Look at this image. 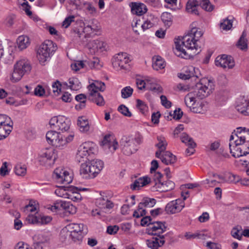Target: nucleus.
Wrapping results in <instances>:
<instances>
[{
    "label": "nucleus",
    "instance_id": "1",
    "mask_svg": "<svg viewBox=\"0 0 249 249\" xmlns=\"http://www.w3.org/2000/svg\"><path fill=\"white\" fill-rule=\"evenodd\" d=\"M203 35V32L200 29L194 28L187 35L179 38L175 42L176 52L175 53L178 56L187 58L191 56L198 54L199 51L196 52L198 45L196 42Z\"/></svg>",
    "mask_w": 249,
    "mask_h": 249
},
{
    "label": "nucleus",
    "instance_id": "2",
    "mask_svg": "<svg viewBox=\"0 0 249 249\" xmlns=\"http://www.w3.org/2000/svg\"><path fill=\"white\" fill-rule=\"evenodd\" d=\"M96 152L95 145L92 142H86L78 148L75 160L78 162H85L87 160L90 161L93 178L104 167V163L101 160H93Z\"/></svg>",
    "mask_w": 249,
    "mask_h": 249
},
{
    "label": "nucleus",
    "instance_id": "3",
    "mask_svg": "<svg viewBox=\"0 0 249 249\" xmlns=\"http://www.w3.org/2000/svg\"><path fill=\"white\" fill-rule=\"evenodd\" d=\"M87 232V227L83 224L71 223L61 231L60 235L64 239L69 236L74 242H77L82 241Z\"/></svg>",
    "mask_w": 249,
    "mask_h": 249
},
{
    "label": "nucleus",
    "instance_id": "4",
    "mask_svg": "<svg viewBox=\"0 0 249 249\" xmlns=\"http://www.w3.org/2000/svg\"><path fill=\"white\" fill-rule=\"evenodd\" d=\"M31 65L28 60L21 59L15 65L10 79L13 83H17L21 80L23 76L30 71Z\"/></svg>",
    "mask_w": 249,
    "mask_h": 249
},
{
    "label": "nucleus",
    "instance_id": "5",
    "mask_svg": "<svg viewBox=\"0 0 249 249\" xmlns=\"http://www.w3.org/2000/svg\"><path fill=\"white\" fill-rule=\"evenodd\" d=\"M193 88L192 92L198 98L203 99L208 96L214 89L213 83L207 79H202Z\"/></svg>",
    "mask_w": 249,
    "mask_h": 249
},
{
    "label": "nucleus",
    "instance_id": "6",
    "mask_svg": "<svg viewBox=\"0 0 249 249\" xmlns=\"http://www.w3.org/2000/svg\"><path fill=\"white\" fill-rule=\"evenodd\" d=\"M56 45L51 40H46L42 43L37 52V56L39 63L45 65V62L49 60L50 57L56 50Z\"/></svg>",
    "mask_w": 249,
    "mask_h": 249
},
{
    "label": "nucleus",
    "instance_id": "7",
    "mask_svg": "<svg viewBox=\"0 0 249 249\" xmlns=\"http://www.w3.org/2000/svg\"><path fill=\"white\" fill-rule=\"evenodd\" d=\"M142 142V138L140 136L135 138L124 136L120 142L123 152L127 156L136 152L138 149L137 145L140 144Z\"/></svg>",
    "mask_w": 249,
    "mask_h": 249
},
{
    "label": "nucleus",
    "instance_id": "8",
    "mask_svg": "<svg viewBox=\"0 0 249 249\" xmlns=\"http://www.w3.org/2000/svg\"><path fill=\"white\" fill-rule=\"evenodd\" d=\"M13 124L10 117L4 114H0V140L5 139L10 134Z\"/></svg>",
    "mask_w": 249,
    "mask_h": 249
},
{
    "label": "nucleus",
    "instance_id": "9",
    "mask_svg": "<svg viewBox=\"0 0 249 249\" xmlns=\"http://www.w3.org/2000/svg\"><path fill=\"white\" fill-rule=\"evenodd\" d=\"M130 61L128 54L125 53H118L112 59V65L114 68L122 70H129L130 65L128 64Z\"/></svg>",
    "mask_w": 249,
    "mask_h": 249
},
{
    "label": "nucleus",
    "instance_id": "10",
    "mask_svg": "<svg viewBox=\"0 0 249 249\" xmlns=\"http://www.w3.org/2000/svg\"><path fill=\"white\" fill-rule=\"evenodd\" d=\"M165 222L153 221L148 228L146 229V232L149 235H157L160 239H163L165 235H161L166 231L167 227L165 226Z\"/></svg>",
    "mask_w": 249,
    "mask_h": 249
},
{
    "label": "nucleus",
    "instance_id": "11",
    "mask_svg": "<svg viewBox=\"0 0 249 249\" xmlns=\"http://www.w3.org/2000/svg\"><path fill=\"white\" fill-rule=\"evenodd\" d=\"M53 177L58 182L65 184L71 183L72 180L69 173L62 167H58L54 170Z\"/></svg>",
    "mask_w": 249,
    "mask_h": 249
},
{
    "label": "nucleus",
    "instance_id": "12",
    "mask_svg": "<svg viewBox=\"0 0 249 249\" xmlns=\"http://www.w3.org/2000/svg\"><path fill=\"white\" fill-rule=\"evenodd\" d=\"M215 64L216 66L229 69H232L235 65L232 57L226 54L217 56L215 60Z\"/></svg>",
    "mask_w": 249,
    "mask_h": 249
},
{
    "label": "nucleus",
    "instance_id": "13",
    "mask_svg": "<svg viewBox=\"0 0 249 249\" xmlns=\"http://www.w3.org/2000/svg\"><path fill=\"white\" fill-rule=\"evenodd\" d=\"M184 206V203L181 199H176L169 202L165 208V211L167 214H174L180 212Z\"/></svg>",
    "mask_w": 249,
    "mask_h": 249
},
{
    "label": "nucleus",
    "instance_id": "14",
    "mask_svg": "<svg viewBox=\"0 0 249 249\" xmlns=\"http://www.w3.org/2000/svg\"><path fill=\"white\" fill-rule=\"evenodd\" d=\"M236 110L244 115H249V100L245 97L238 98L235 103Z\"/></svg>",
    "mask_w": 249,
    "mask_h": 249
},
{
    "label": "nucleus",
    "instance_id": "15",
    "mask_svg": "<svg viewBox=\"0 0 249 249\" xmlns=\"http://www.w3.org/2000/svg\"><path fill=\"white\" fill-rule=\"evenodd\" d=\"M84 45L86 46L91 53H95L99 49H101L104 43L98 40H89L88 39L83 40Z\"/></svg>",
    "mask_w": 249,
    "mask_h": 249
},
{
    "label": "nucleus",
    "instance_id": "16",
    "mask_svg": "<svg viewBox=\"0 0 249 249\" xmlns=\"http://www.w3.org/2000/svg\"><path fill=\"white\" fill-rule=\"evenodd\" d=\"M175 184L174 182L171 180H167L165 182L157 183L154 185L152 189L154 191H159L160 192H167L173 189Z\"/></svg>",
    "mask_w": 249,
    "mask_h": 249
},
{
    "label": "nucleus",
    "instance_id": "17",
    "mask_svg": "<svg viewBox=\"0 0 249 249\" xmlns=\"http://www.w3.org/2000/svg\"><path fill=\"white\" fill-rule=\"evenodd\" d=\"M236 131L234 130V135L236 139L233 142L236 146L244 144L249 141H246V128L245 127L237 128Z\"/></svg>",
    "mask_w": 249,
    "mask_h": 249
},
{
    "label": "nucleus",
    "instance_id": "18",
    "mask_svg": "<svg viewBox=\"0 0 249 249\" xmlns=\"http://www.w3.org/2000/svg\"><path fill=\"white\" fill-rule=\"evenodd\" d=\"M130 6L132 13L138 16L142 15L147 11L146 6L142 3L132 2L130 3Z\"/></svg>",
    "mask_w": 249,
    "mask_h": 249
},
{
    "label": "nucleus",
    "instance_id": "19",
    "mask_svg": "<svg viewBox=\"0 0 249 249\" xmlns=\"http://www.w3.org/2000/svg\"><path fill=\"white\" fill-rule=\"evenodd\" d=\"M85 163H82L80 170V173L83 177L86 178H93L92 169L90 161H85Z\"/></svg>",
    "mask_w": 249,
    "mask_h": 249
},
{
    "label": "nucleus",
    "instance_id": "20",
    "mask_svg": "<svg viewBox=\"0 0 249 249\" xmlns=\"http://www.w3.org/2000/svg\"><path fill=\"white\" fill-rule=\"evenodd\" d=\"M74 136V134L73 133L69 134L67 136H63L60 134L59 137H58L54 146L60 149H62L68 143L71 142L73 140Z\"/></svg>",
    "mask_w": 249,
    "mask_h": 249
},
{
    "label": "nucleus",
    "instance_id": "21",
    "mask_svg": "<svg viewBox=\"0 0 249 249\" xmlns=\"http://www.w3.org/2000/svg\"><path fill=\"white\" fill-rule=\"evenodd\" d=\"M178 77L183 80L189 79L190 78L196 79L198 78L196 69L193 66L187 67L185 69L184 73H179Z\"/></svg>",
    "mask_w": 249,
    "mask_h": 249
},
{
    "label": "nucleus",
    "instance_id": "22",
    "mask_svg": "<svg viewBox=\"0 0 249 249\" xmlns=\"http://www.w3.org/2000/svg\"><path fill=\"white\" fill-rule=\"evenodd\" d=\"M151 182V179L148 177L140 178L136 179L133 183L130 185V188L132 190H139L140 187H143Z\"/></svg>",
    "mask_w": 249,
    "mask_h": 249
},
{
    "label": "nucleus",
    "instance_id": "23",
    "mask_svg": "<svg viewBox=\"0 0 249 249\" xmlns=\"http://www.w3.org/2000/svg\"><path fill=\"white\" fill-rule=\"evenodd\" d=\"M70 126V122L67 118L62 116H59V120L56 129L62 132L68 131Z\"/></svg>",
    "mask_w": 249,
    "mask_h": 249
},
{
    "label": "nucleus",
    "instance_id": "24",
    "mask_svg": "<svg viewBox=\"0 0 249 249\" xmlns=\"http://www.w3.org/2000/svg\"><path fill=\"white\" fill-rule=\"evenodd\" d=\"M207 104L203 101L196 102L190 109V110L196 113H204L207 109Z\"/></svg>",
    "mask_w": 249,
    "mask_h": 249
},
{
    "label": "nucleus",
    "instance_id": "25",
    "mask_svg": "<svg viewBox=\"0 0 249 249\" xmlns=\"http://www.w3.org/2000/svg\"><path fill=\"white\" fill-rule=\"evenodd\" d=\"M161 161L166 165L173 164L177 161L176 156L169 151H165L161 156Z\"/></svg>",
    "mask_w": 249,
    "mask_h": 249
},
{
    "label": "nucleus",
    "instance_id": "26",
    "mask_svg": "<svg viewBox=\"0 0 249 249\" xmlns=\"http://www.w3.org/2000/svg\"><path fill=\"white\" fill-rule=\"evenodd\" d=\"M247 36V34L246 31L244 30L236 43V45L237 47L242 51H246L247 50L248 48V39L246 37Z\"/></svg>",
    "mask_w": 249,
    "mask_h": 249
},
{
    "label": "nucleus",
    "instance_id": "27",
    "mask_svg": "<svg viewBox=\"0 0 249 249\" xmlns=\"http://www.w3.org/2000/svg\"><path fill=\"white\" fill-rule=\"evenodd\" d=\"M198 5V1L197 0H189L186 4V10L188 13L198 15L197 7Z\"/></svg>",
    "mask_w": 249,
    "mask_h": 249
},
{
    "label": "nucleus",
    "instance_id": "28",
    "mask_svg": "<svg viewBox=\"0 0 249 249\" xmlns=\"http://www.w3.org/2000/svg\"><path fill=\"white\" fill-rule=\"evenodd\" d=\"M77 125L79 127V130L82 132H87L89 131L90 126L89 121L85 117H79L77 121Z\"/></svg>",
    "mask_w": 249,
    "mask_h": 249
},
{
    "label": "nucleus",
    "instance_id": "29",
    "mask_svg": "<svg viewBox=\"0 0 249 249\" xmlns=\"http://www.w3.org/2000/svg\"><path fill=\"white\" fill-rule=\"evenodd\" d=\"M164 243L165 240L162 239L159 241L157 237H153L146 241L147 246L151 249H158L159 247L162 246Z\"/></svg>",
    "mask_w": 249,
    "mask_h": 249
},
{
    "label": "nucleus",
    "instance_id": "30",
    "mask_svg": "<svg viewBox=\"0 0 249 249\" xmlns=\"http://www.w3.org/2000/svg\"><path fill=\"white\" fill-rule=\"evenodd\" d=\"M156 200L149 197H144L138 206V210L142 209L143 207L151 208L156 203Z\"/></svg>",
    "mask_w": 249,
    "mask_h": 249
},
{
    "label": "nucleus",
    "instance_id": "31",
    "mask_svg": "<svg viewBox=\"0 0 249 249\" xmlns=\"http://www.w3.org/2000/svg\"><path fill=\"white\" fill-rule=\"evenodd\" d=\"M59 135L60 133L56 130L49 131L46 134V140L49 144L54 146Z\"/></svg>",
    "mask_w": 249,
    "mask_h": 249
},
{
    "label": "nucleus",
    "instance_id": "32",
    "mask_svg": "<svg viewBox=\"0 0 249 249\" xmlns=\"http://www.w3.org/2000/svg\"><path fill=\"white\" fill-rule=\"evenodd\" d=\"M18 48L20 50L26 49L30 44V39L26 36H18L17 40Z\"/></svg>",
    "mask_w": 249,
    "mask_h": 249
},
{
    "label": "nucleus",
    "instance_id": "33",
    "mask_svg": "<svg viewBox=\"0 0 249 249\" xmlns=\"http://www.w3.org/2000/svg\"><path fill=\"white\" fill-rule=\"evenodd\" d=\"M165 63L164 60L160 56H155L153 57L152 67L155 70H159L164 68Z\"/></svg>",
    "mask_w": 249,
    "mask_h": 249
},
{
    "label": "nucleus",
    "instance_id": "34",
    "mask_svg": "<svg viewBox=\"0 0 249 249\" xmlns=\"http://www.w3.org/2000/svg\"><path fill=\"white\" fill-rule=\"evenodd\" d=\"M73 201H79L81 200L82 196L78 192V187L73 188L71 190H69V194L67 195V197Z\"/></svg>",
    "mask_w": 249,
    "mask_h": 249
},
{
    "label": "nucleus",
    "instance_id": "35",
    "mask_svg": "<svg viewBox=\"0 0 249 249\" xmlns=\"http://www.w3.org/2000/svg\"><path fill=\"white\" fill-rule=\"evenodd\" d=\"M75 99L79 103L75 105L76 109L80 110L85 107L87 97L84 94H80L75 96Z\"/></svg>",
    "mask_w": 249,
    "mask_h": 249
},
{
    "label": "nucleus",
    "instance_id": "36",
    "mask_svg": "<svg viewBox=\"0 0 249 249\" xmlns=\"http://www.w3.org/2000/svg\"><path fill=\"white\" fill-rule=\"evenodd\" d=\"M181 142L186 144L190 148H194L196 146V143L194 142L193 139L189 136L186 133H183L181 136Z\"/></svg>",
    "mask_w": 249,
    "mask_h": 249
},
{
    "label": "nucleus",
    "instance_id": "37",
    "mask_svg": "<svg viewBox=\"0 0 249 249\" xmlns=\"http://www.w3.org/2000/svg\"><path fill=\"white\" fill-rule=\"evenodd\" d=\"M196 96L192 92L187 94L184 98V102L187 107L191 108L195 105L196 100L195 97Z\"/></svg>",
    "mask_w": 249,
    "mask_h": 249
},
{
    "label": "nucleus",
    "instance_id": "38",
    "mask_svg": "<svg viewBox=\"0 0 249 249\" xmlns=\"http://www.w3.org/2000/svg\"><path fill=\"white\" fill-rule=\"evenodd\" d=\"M161 19L165 26L169 27L173 23V16L170 13L163 12L161 16Z\"/></svg>",
    "mask_w": 249,
    "mask_h": 249
},
{
    "label": "nucleus",
    "instance_id": "39",
    "mask_svg": "<svg viewBox=\"0 0 249 249\" xmlns=\"http://www.w3.org/2000/svg\"><path fill=\"white\" fill-rule=\"evenodd\" d=\"M97 27L94 25H88L84 27L83 29V32L85 34V39L88 38H89L91 36V34H93L94 32H96L98 31Z\"/></svg>",
    "mask_w": 249,
    "mask_h": 249
},
{
    "label": "nucleus",
    "instance_id": "40",
    "mask_svg": "<svg viewBox=\"0 0 249 249\" xmlns=\"http://www.w3.org/2000/svg\"><path fill=\"white\" fill-rule=\"evenodd\" d=\"M67 202L62 200H57L55 201L53 205L51 207V211L57 212V211L64 210L65 207Z\"/></svg>",
    "mask_w": 249,
    "mask_h": 249
},
{
    "label": "nucleus",
    "instance_id": "41",
    "mask_svg": "<svg viewBox=\"0 0 249 249\" xmlns=\"http://www.w3.org/2000/svg\"><path fill=\"white\" fill-rule=\"evenodd\" d=\"M230 152L232 156L234 158H239L243 156L242 150H240L241 147L240 145L236 146L233 143L232 147H230Z\"/></svg>",
    "mask_w": 249,
    "mask_h": 249
},
{
    "label": "nucleus",
    "instance_id": "42",
    "mask_svg": "<svg viewBox=\"0 0 249 249\" xmlns=\"http://www.w3.org/2000/svg\"><path fill=\"white\" fill-rule=\"evenodd\" d=\"M168 114L169 115L167 116L168 120H171V118H170L169 117H173V119L176 120H178L181 118L183 115V112L180 108H178L176 109L173 113L172 112H170Z\"/></svg>",
    "mask_w": 249,
    "mask_h": 249
},
{
    "label": "nucleus",
    "instance_id": "43",
    "mask_svg": "<svg viewBox=\"0 0 249 249\" xmlns=\"http://www.w3.org/2000/svg\"><path fill=\"white\" fill-rule=\"evenodd\" d=\"M53 153L49 149H45L42 151L39 155V161H47L51 160Z\"/></svg>",
    "mask_w": 249,
    "mask_h": 249
},
{
    "label": "nucleus",
    "instance_id": "44",
    "mask_svg": "<svg viewBox=\"0 0 249 249\" xmlns=\"http://www.w3.org/2000/svg\"><path fill=\"white\" fill-rule=\"evenodd\" d=\"M157 138L158 141V143L156 144V146L158 147L159 149L165 150L167 145V142L165 138L162 136H158Z\"/></svg>",
    "mask_w": 249,
    "mask_h": 249
},
{
    "label": "nucleus",
    "instance_id": "45",
    "mask_svg": "<svg viewBox=\"0 0 249 249\" xmlns=\"http://www.w3.org/2000/svg\"><path fill=\"white\" fill-rule=\"evenodd\" d=\"M200 5L202 9L208 12H211L213 9V5L212 4L209 0H199Z\"/></svg>",
    "mask_w": 249,
    "mask_h": 249
},
{
    "label": "nucleus",
    "instance_id": "46",
    "mask_svg": "<svg viewBox=\"0 0 249 249\" xmlns=\"http://www.w3.org/2000/svg\"><path fill=\"white\" fill-rule=\"evenodd\" d=\"M26 167L24 165L17 164L14 168V171L18 176H25L26 174Z\"/></svg>",
    "mask_w": 249,
    "mask_h": 249
},
{
    "label": "nucleus",
    "instance_id": "47",
    "mask_svg": "<svg viewBox=\"0 0 249 249\" xmlns=\"http://www.w3.org/2000/svg\"><path fill=\"white\" fill-rule=\"evenodd\" d=\"M69 87L72 90H77L80 87V83L78 78L72 77L69 80Z\"/></svg>",
    "mask_w": 249,
    "mask_h": 249
},
{
    "label": "nucleus",
    "instance_id": "48",
    "mask_svg": "<svg viewBox=\"0 0 249 249\" xmlns=\"http://www.w3.org/2000/svg\"><path fill=\"white\" fill-rule=\"evenodd\" d=\"M77 208L70 202H67L64 208V213L70 214H73L76 213Z\"/></svg>",
    "mask_w": 249,
    "mask_h": 249
},
{
    "label": "nucleus",
    "instance_id": "49",
    "mask_svg": "<svg viewBox=\"0 0 249 249\" xmlns=\"http://www.w3.org/2000/svg\"><path fill=\"white\" fill-rule=\"evenodd\" d=\"M133 89L130 87H126L121 90L122 97L125 99L129 97L132 94Z\"/></svg>",
    "mask_w": 249,
    "mask_h": 249
},
{
    "label": "nucleus",
    "instance_id": "50",
    "mask_svg": "<svg viewBox=\"0 0 249 249\" xmlns=\"http://www.w3.org/2000/svg\"><path fill=\"white\" fill-rule=\"evenodd\" d=\"M118 110L126 117H130L132 116V113L129 111L128 108L124 105H121L118 107Z\"/></svg>",
    "mask_w": 249,
    "mask_h": 249
},
{
    "label": "nucleus",
    "instance_id": "51",
    "mask_svg": "<svg viewBox=\"0 0 249 249\" xmlns=\"http://www.w3.org/2000/svg\"><path fill=\"white\" fill-rule=\"evenodd\" d=\"M227 98V92L224 90L218 92L215 96V100L218 102L225 101Z\"/></svg>",
    "mask_w": 249,
    "mask_h": 249
},
{
    "label": "nucleus",
    "instance_id": "52",
    "mask_svg": "<svg viewBox=\"0 0 249 249\" xmlns=\"http://www.w3.org/2000/svg\"><path fill=\"white\" fill-rule=\"evenodd\" d=\"M92 97L93 98L92 100L96 103L97 106H103L105 105V102L103 97L100 93H97V95Z\"/></svg>",
    "mask_w": 249,
    "mask_h": 249
},
{
    "label": "nucleus",
    "instance_id": "53",
    "mask_svg": "<svg viewBox=\"0 0 249 249\" xmlns=\"http://www.w3.org/2000/svg\"><path fill=\"white\" fill-rule=\"evenodd\" d=\"M100 195L101 196L96 199V204L98 207L101 208H104L106 203L107 202V199L108 198L107 196H102L101 194Z\"/></svg>",
    "mask_w": 249,
    "mask_h": 249
},
{
    "label": "nucleus",
    "instance_id": "54",
    "mask_svg": "<svg viewBox=\"0 0 249 249\" xmlns=\"http://www.w3.org/2000/svg\"><path fill=\"white\" fill-rule=\"evenodd\" d=\"M89 66L91 68L100 69L102 67L100 60L98 58H93L92 60L88 62Z\"/></svg>",
    "mask_w": 249,
    "mask_h": 249
},
{
    "label": "nucleus",
    "instance_id": "55",
    "mask_svg": "<svg viewBox=\"0 0 249 249\" xmlns=\"http://www.w3.org/2000/svg\"><path fill=\"white\" fill-rule=\"evenodd\" d=\"M65 187H60L55 191V194L58 196L61 197L67 198V195L69 194V191L68 192L64 189Z\"/></svg>",
    "mask_w": 249,
    "mask_h": 249
},
{
    "label": "nucleus",
    "instance_id": "56",
    "mask_svg": "<svg viewBox=\"0 0 249 249\" xmlns=\"http://www.w3.org/2000/svg\"><path fill=\"white\" fill-rule=\"evenodd\" d=\"M232 26V22L228 19H225L223 22L220 23V27L224 30H229L231 29Z\"/></svg>",
    "mask_w": 249,
    "mask_h": 249
},
{
    "label": "nucleus",
    "instance_id": "57",
    "mask_svg": "<svg viewBox=\"0 0 249 249\" xmlns=\"http://www.w3.org/2000/svg\"><path fill=\"white\" fill-rule=\"evenodd\" d=\"M112 139H113V137L110 135H106L103 140L102 141V144L103 145H107L109 148H111V143L112 142Z\"/></svg>",
    "mask_w": 249,
    "mask_h": 249
},
{
    "label": "nucleus",
    "instance_id": "58",
    "mask_svg": "<svg viewBox=\"0 0 249 249\" xmlns=\"http://www.w3.org/2000/svg\"><path fill=\"white\" fill-rule=\"evenodd\" d=\"M142 23L140 19H136L134 20L132 23V27L134 32L137 35L139 34V33L137 30V28H142Z\"/></svg>",
    "mask_w": 249,
    "mask_h": 249
},
{
    "label": "nucleus",
    "instance_id": "59",
    "mask_svg": "<svg viewBox=\"0 0 249 249\" xmlns=\"http://www.w3.org/2000/svg\"><path fill=\"white\" fill-rule=\"evenodd\" d=\"M26 220L29 223L31 224H39V216L37 215H34L29 214L26 218Z\"/></svg>",
    "mask_w": 249,
    "mask_h": 249
},
{
    "label": "nucleus",
    "instance_id": "60",
    "mask_svg": "<svg viewBox=\"0 0 249 249\" xmlns=\"http://www.w3.org/2000/svg\"><path fill=\"white\" fill-rule=\"evenodd\" d=\"M39 236L40 237L39 240L34 244L33 247H36V246L37 245L40 248L41 247V249H44L43 245L48 242L49 239L47 237H44L42 235Z\"/></svg>",
    "mask_w": 249,
    "mask_h": 249
},
{
    "label": "nucleus",
    "instance_id": "61",
    "mask_svg": "<svg viewBox=\"0 0 249 249\" xmlns=\"http://www.w3.org/2000/svg\"><path fill=\"white\" fill-rule=\"evenodd\" d=\"M88 89L89 91V94L91 96H95L97 94L98 88H97L95 85L93 83L88 86Z\"/></svg>",
    "mask_w": 249,
    "mask_h": 249
},
{
    "label": "nucleus",
    "instance_id": "62",
    "mask_svg": "<svg viewBox=\"0 0 249 249\" xmlns=\"http://www.w3.org/2000/svg\"><path fill=\"white\" fill-rule=\"evenodd\" d=\"M85 64L84 63V61H76L74 64H72L71 65V68L72 70L75 71H77L79 70L81 68H83L84 67Z\"/></svg>",
    "mask_w": 249,
    "mask_h": 249
},
{
    "label": "nucleus",
    "instance_id": "63",
    "mask_svg": "<svg viewBox=\"0 0 249 249\" xmlns=\"http://www.w3.org/2000/svg\"><path fill=\"white\" fill-rule=\"evenodd\" d=\"M161 103L163 106L166 108H169L172 106V103L168 100L167 97L165 95L160 96Z\"/></svg>",
    "mask_w": 249,
    "mask_h": 249
},
{
    "label": "nucleus",
    "instance_id": "64",
    "mask_svg": "<svg viewBox=\"0 0 249 249\" xmlns=\"http://www.w3.org/2000/svg\"><path fill=\"white\" fill-rule=\"evenodd\" d=\"M153 222V221H152V219L150 216H146L143 217V218L141 219V225L142 226L147 225L149 227Z\"/></svg>",
    "mask_w": 249,
    "mask_h": 249
}]
</instances>
